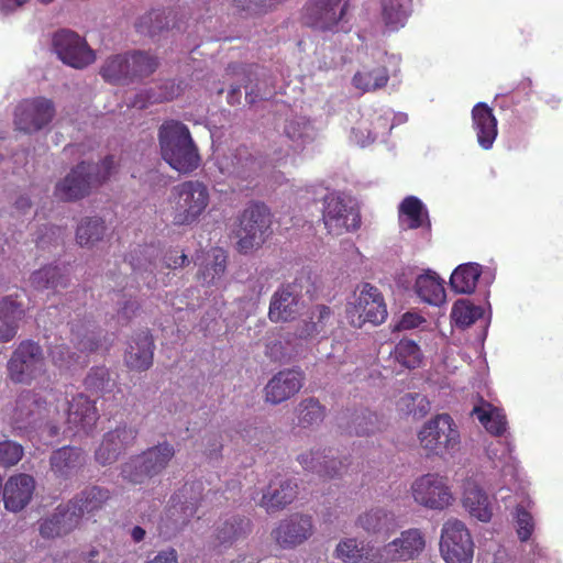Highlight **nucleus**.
Listing matches in <instances>:
<instances>
[{
  "mask_svg": "<svg viewBox=\"0 0 563 563\" xmlns=\"http://www.w3.org/2000/svg\"><path fill=\"white\" fill-rule=\"evenodd\" d=\"M162 158L168 166L183 175L194 173L201 164L199 148L189 128L178 120H166L157 133Z\"/></svg>",
  "mask_w": 563,
  "mask_h": 563,
  "instance_id": "1",
  "label": "nucleus"
},
{
  "mask_svg": "<svg viewBox=\"0 0 563 563\" xmlns=\"http://www.w3.org/2000/svg\"><path fill=\"white\" fill-rule=\"evenodd\" d=\"M115 170L114 157L106 156L99 164L80 162L59 180L54 196L62 201H77L88 196L92 188L106 183Z\"/></svg>",
  "mask_w": 563,
  "mask_h": 563,
  "instance_id": "2",
  "label": "nucleus"
},
{
  "mask_svg": "<svg viewBox=\"0 0 563 563\" xmlns=\"http://www.w3.org/2000/svg\"><path fill=\"white\" fill-rule=\"evenodd\" d=\"M210 200V190L201 180L188 179L173 186L168 197L172 223L175 227L198 223L206 213Z\"/></svg>",
  "mask_w": 563,
  "mask_h": 563,
  "instance_id": "3",
  "label": "nucleus"
},
{
  "mask_svg": "<svg viewBox=\"0 0 563 563\" xmlns=\"http://www.w3.org/2000/svg\"><path fill=\"white\" fill-rule=\"evenodd\" d=\"M236 249L247 254L260 249L272 234V213L263 202H251L239 216Z\"/></svg>",
  "mask_w": 563,
  "mask_h": 563,
  "instance_id": "4",
  "label": "nucleus"
},
{
  "mask_svg": "<svg viewBox=\"0 0 563 563\" xmlns=\"http://www.w3.org/2000/svg\"><path fill=\"white\" fill-rule=\"evenodd\" d=\"M45 371V355L40 343L22 340L7 362V376L14 384L31 385Z\"/></svg>",
  "mask_w": 563,
  "mask_h": 563,
  "instance_id": "5",
  "label": "nucleus"
},
{
  "mask_svg": "<svg viewBox=\"0 0 563 563\" xmlns=\"http://www.w3.org/2000/svg\"><path fill=\"white\" fill-rule=\"evenodd\" d=\"M322 221L329 234L341 235L361 227L360 209L350 199L330 192L323 198Z\"/></svg>",
  "mask_w": 563,
  "mask_h": 563,
  "instance_id": "6",
  "label": "nucleus"
},
{
  "mask_svg": "<svg viewBox=\"0 0 563 563\" xmlns=\"http://www.w3.org/2000/svg\"><path fill=\"white\" fill-rule=\"evenodd\" d=\"M440 552L446 563H472L474 543L466 526L457 519H449L443 525Z\"/></svg>",
  "mask_w": 563,
  "mask_h": 563,
  "instance_id": "7",
  "label": "nucleus"
},
{
  "mask_svg": "<svg viewBox=\"0 0 563 563\" xmlns=\"http://www.w3.org/2000/svg\"><path fill=\"white\" fill-rule=\"evenodd\" d=\"M346 312L350 323L355 328H361L366 322L382 324L388 316L382 291L369 283L363 284L355 302Z\"/></svg>",
  "mask_w": 563,
  "mask_h": 563,
  "instance_id": "8",
  "label": "nucleus"
},
{
  "mask_svg": "<svg viewBox=\"0 0 563 563\" xmlns=\"http://www.w3.org/2000/svg\"><path fill=\"white\" fill-rule=\"evenodd\" d=\"M420 444L434 454L442 449L453 450L460 444V432L449 413H440L423 424L419 432Z\"/></svg>",
  "mask_w": 563,
  "mask_h": 563,
  "instance_id": "9",
  "label": "nucleus"
},
{
  "mask_svg": "<svg viewBox=\"0 0 563 563\" xmlns=\"http://www.w3.org/2000/svg\"><path fill=\"white\" fill-rule=\"evenodd\" d=\"M53 48L58 58L74 68H85L96 60L86 40L70 30H59L53 36Z\"/></svg>",
  "mask_w": 563,
  "mask_h": 563,
  "instance_id": "10",
  "label": "nucleus"
},
{
  "mask_svg": "<svg viewBox=\"0 0 563 563\" xmlns=\"http://www.w3.org/2000/svg\"><path fill=\"white\" fill-rule=\"evenodd\" d=\"M54 115L55 107L52 100L44 97L25 99L15 109L14 125L16 130L31 134L51 123Z\"/></svg>",
  "mask_w": 563,
  "mask_h": 563,
  "instance_id": "11",
  "label": "nucleus"
},
{
  "mask_svg": "<svg viewBox=\"0 0 563 563\" xmlns=\"http://www.w3.org/2000/svg\"><path fill=\"white\" fill-rule=\"evenodd\" d=\"M411 489L415 501L430 509L442 510L453 500L446 483L435 474L422 475L415 481Z\"/></svg>",
  "mask_w": 563,
  "mask_h": 563,
  "instance_id": "12",
  "label": "nucleus"
},
{
  "mask_svg": "<svg viewBox=\"0 0 563 563\" xmlns=\"http://www.w3.org/2000/svg\"><path fill=\"white\" fill-rule=\"evenodd\" d=\"M80 521V510L75 506V501L68 500L38 521V532L44 539L60 538L78 528Z\"/></svg>",
  "mask_w": 563,
  "mask_h": 563,
  "instance_id": "13",
  "label": "nucleus"
},
{
  "mask_svg": "<svg viewBox=\"0 0 563 563\" xmlns=\"http://www.w3.org/2000/svg\"><path fill=\"white\" fill-rule=\"evenodd\" d=\"M300 290L296 283L282 285L272 296L268 318L273 322H289L300 313Z\"/></svg>",
  "mask_w": 563,
  "mask_h": 563,
  "instance_id": "14",
  "label": "nucleus"
},
{
  "mask_svg": "<svg viewBox=\"0 0 563 563\" xmlns=\"http://www.w3.org/2000/svg\"><path fill=\"white\" fill-rule=\"evenodd\" d=\"M347 0H313L306 5L307 23L316 29L330 30L344 16Z\"/></svg>",
  "mask_w": 563,
  "mask_h": 563,
  "instance_id": "15",
  "label": "nucleus"
},
{
  "mask_svg": "<svg viewBox=\"0 0 563 563\" xmlns=\"http://www.w3.org/2000/svg\"><path fill=\"white\" fill-rule=\"evenodd\" d=\"M424 549V539L418 529L401 532L400 537L378 550L385 562L407 561L419 555Z\"/></svg>",
  "mask_w": 563,
  "mask_h": 563,
  "instance_id": "16",
  "label": "nucleus"
},
{
  "mask_svg": "<svg viewBox=\"0 0 563 563\" xmlns=\"http://www.w3.org/2000/svg\"><path fill=\"white\" fill-rule=\"evenodd\" d=\"M99 420L96 402L88 396L78 394L68 402L67 424L74 433H89Z\"/></svg>",
  "mask_w": 563,
  "mask_h": 563,
  "instance_id": "17",
  "label": "nucleus"
},
{
  "mask_svg": "<svg viewBox=\"0 0 563 563\" xmlns=\"http://www.w3.org/2000/svg\"><path fill=\"white\" fill-rule=\"evenodd\" d=\"M154 340L150 330H141L131 335L124 353L125 365L136 372L147 371L153 365Z\"/></svg>",
  "mask_w": 563,
  "mask_h": 563,
  "instance_id": "18",
  "label": "nucleus"
},
{
  "mask_svg": "<svg viewBox=\"0 0 563 563\" xmlns=\"http://www.w3.org/2000/svg\"><path fill=\"white\" fill-rule=\"evenodd\" d=\"M35 489V482L32 476L19 474L11 476L2 489L4 507L8 511L19 512L31 501Z\"/></svg>",
  "mask_w": 563,
  "mask_h": 563,
  "instance_id": "19",
  "label": "nucleus"
},
{
  "mask_svg": "<svg viewBox=\"0 0 563 563\" xmlns=\"http://www.w3.org/2000/svg\"><path fill=\"white\" fill-rule=\"evenodd\" d=\"M137 433V429L126 424H120L108 431L96 452V457H120L125 455L133 448Z\"/></svg>",
  "mask_w": 563,
  "mask_h": 563,
  "instance_id": "20",
  "label": "nucleus"
},
{
  "mask_svg": "<svg viewBox=\"0 0 563 563\" xmlns=\"http://www.w3.org/2000/svg\"><path fill=\"white\" fill-rule=\"evenodd\" d=\"M303 376L295 369H285L275 374L265 386V398L277 405L295 396L302 387Z\"/></svg>",
  "mask_w": 563,
  "mask_h": 563,
  "instance_id": "21",
  "label": "nucleus"
},
{
  "mask_svg": "<svg viewBox=\"0 0 563 563\" xmlns=\"http://www.w3.org/2000/svg\"><path fill=\"white\" fill-rule=\"evenodd\" d=\"M313 531L309 516L295 514L280 521L275 529V539L282 547H295L306 541Z\"/></svg>",
  "mask_w": 563,
  "mask_h": 563,
  "instance_id": "22",
  "label": "nucleus"
},
{
  "mask_svg": "<svg viewBox=\"0 0 563 563\" xmlns=\"http://www.w3.org/2000/svg\"><path fill=\"white\" fill-rule=\"evenodd\" d=\"M70 325V342L82 353H92L101 346V329L91 317L73 319Z\"/></svg>",
  "mask_w": 563,
  "mask_h": 563,
  "instance_id": "23",
  "label": "nucleus"
},
{
  "mask_svg": "<svg viewBox=\"0 0 563 563\" xmlns=\"http://www.w3.org/2000/svg\"><path fill=\"white\" fill-rule=\"evenodd\" d=\"M298 494L297 483L289 478L277 477L269 482L260 506L267 512H275L291 504Z\"/></svg>",
  "mask_w": 563,
  "mask_h": 563,
  "instance_id": "24",
  "label": "nucleus"
},
{
  "mask_svg": "<svg viewBox=\"0 0 563 563\" xmlns=\"http://www.w3.org/2000/svg\"><path fill=\"white\" fill-rule=\"evenodd\" d=\"M473 129L479 146L483 150H489L497 137V119L493 113V109L485 102L476 103L472 109Z\"/></svg>",
  "mask_w": 563,
  "mask_h": 563,
  "instance_id": "25",
  "label": "nucleus"
},
{
  "mask_svg": "<svg viewBox=\"0 0 563 563\" xmlns=\"http://www.w3.org/2000/svg\"><path fill=\"white\" fill-rule=\"evenodd\" d=\"M252 532V522L244 516H230L218 522L214 529V543L229 548Z\"/></svg>",
  "mask_w": 563,
  "mask_h": 563,
  "instance_id": "26",
  "label": "nucleus"
},
{
  "mask_svg": "<svg viewBox=\"0 0 563 563\" xmlns=\"http://www.w3.org/2000/svg\"><path fill=\"white\" fill-rule=\"evenodd\" d=\"M463 505L468 512L483 522L492 518V509L488 497L479 487L478 483L470 477L463 481Z\"/></svg>",
  "mask_w": 563,
  "mask_h": 563,
  "instance_id": "27",
  "label": "nucleus"
},
{
  "mask_svg": "<svg viewBox=\"0 0 563 563\" xmlns=\"http://www.w3.org/2000/svg\"><path fill=\"white\" fill-rule=\"evenodd\" d=\"M471 416L477 418L485 430L494 435L501 437L508 427L505 411L479 397V404L474 406Z\"/></svg>",
  "mask_w": 563,
  "mask_h": 563,
  "instance_id": "28",
  "label": "nucleus"
},
{
  "mask_svg": "<svg viewBox=\"0 0 563 563\" xmlns=\"http://www.w3.org/2000/svg\"><path fill=\"white\" fill-rule=\"evenodd\" d=\"M357 525L368 534L387 536L398 527L395 515L382 507L372 508L362 514Z\"/></svg>",
  "mask_w": 563,
  "mask_h": 563,
  "instance_id": "29",
  "label": "nucleus"
},
{
  "mask_svg": "<svg viewBox=\"0 0 563 563\" xmlns=\"http://www.w3.org/2000/svg\"><path fill=\"white\" fill-rule=\"evenodd\" d=\"M399 223L405 230H415L427 225L430 228L428 210L422 201L415 197H406L399 205Z\"/></svg>",
  "mask_w": 563,
  "mask_h": 563,
  "instance_id": "30",
  "label": "nucleus"
},
{
  "mask_svg": "<svg viewBox=\"0 0 563 563\" xmlns=\"http://www.w3.org/2000/svg\"><path fill=\"white\" fill-rule=\"evenodd\" d=\"M333 311L325 305H316L311 308L309 320H305L296 329L299 339L308 340L318 334L324 333L328 325L332 323Z\"/></svg>",
  "mask_w": 563,
  "mask_h": 563,
  "instance_id": "31",
  "label": "nucleus"
},
{
  "mask_svg": "<svg viewBox=\"0 0 563 563\" xmlns=\"http://www.w3.org/2000/svg\"><path fill=\"white\" fill-rule=\"evenodd\" d=\"M415 290L418 297L433 306H440L445 301L444 280L435 273L419 275L415 283Z\"/></svg>",
  "mask_w": 563,
  "mask_h": 563,
  "instance_id": "32",
  "label": "nucleus"
},
{
  "mask_svg": "<svg viewBox=\"0 0 563 563\" xmlns=\"http://www.w3.org/2000/svg\"><path fill=\"white\" fill-rule=\"evenodd\" d=\"M30 283L36 290H57L69 285V275L57 265H46L32 273Z\"/></svg>",
  "mask_w": 563,
  "mask_h": 563,
  "instance_id": "33",
  "label": "nucleus"
},
{
  "mask_svg": "<svg viewBox=\"0 0 563 563\" xmlns=\"http://www.w3.org/2000/svg\"><path fill=\"white\" fill-rule=\"evenodd\" d=\"M166 465V460H128L121 467V475L133 484H141L158 474Z\"/></svg>",
  "mask_w": 563,
  "mask_h": 563,
  "instance_id": "34",
  "label": "nucleus"
},
{
  "mask_svg": "<svg viewBox=\"0 0 563 563\" xmlns=\"http://www.w3.org/2000/svg\"><path fill=\"white\" fill-rule=\"evenodd\" d=\"M412 0H380V16L391 31L405 26L411 13Z\"/></svg>",
  "mask_w": 563,
  "mask_h": 563,
  "instance_id": "35",
  "label": "nucleus"
},
{
  "mask_svg": "<svg viewBox=\"0 0 563 563\" xmlns=\"http://www.w3.org/2000/svg\"><path fill=\"white\" fill-rule=\"evenodd\" d=\"M481 274V265L476 263L462 264L451 274L450 286L457 294H471L475 290Z\"/></svg>",
  "mask_w": 563,
  "mask_h": 563,
  "instance_id": "36",
  "label": "nucleus"
},
{
  "mask_svg": "<svg viewBox=\"0 0 563 563\" xmlns=\"http://www.w3.org/2000/svg\"><path fill=\"white\" fill-rule=\"evenodd\" d=\"M110 499V492L100 486H90L75 495L70 501H75V506L80 510V518L84 514H93L100 510Z\"/></svg>",
  "mask_w": 563,
  "mask_h": 563,
  "instance_id": "37",
  "label": "nucleus"
},
{
  "mask_svg": "<svg viewBox=\"0 0 563 563\" xmlns=\"http://www.w3.org/2000/svg\"><path fill=\"white\" fill-rule=\"evenodd\" d=\"M388 80V69L383 65H378L357 71L352 78V84L356 89L367 92L384 88Z\"/></svg>",
  "mask_w": 563,
  "mask_h": 563,
  "instance_id": "38",
  "label": "nucleus"
},
{
  "mask_svg": "<svg viewBox=\"0 0 563 563\" xmlns=\"http://www.w3.org/2000/svg\"><path fill=\"white\" fill-rule=\"evenodd\" d=\"M209 257L211 260L199 271L198 279L202 285L214 286L225 273L228 255L224 250L217 247L211 250Z\"/></svg>",
  "mask_w": 563,
  "mask_h": 563,
  "instance_id": "39",
  "label": "nucleus"
},
{
  "mask_svg": "<svg viewBox=\"0 0 563 563\" xmlns=\"http://www.w3.org/2000/svg\"><path fill=\"white\" fill-rule=\"evenodd\" d=\"M100 75L107 82L114 85L130 81L128 54H118L107 58L100 68Z\"/></svg>",
  "mask_w": 563,
  "mask_h": 563,
  "instance_id": "40",
  "label": "nucleus"
},
{
  "mask_svg": "<svg viewBox=\"0 0 563 563\" xmlns=\"http://www.w3.org/2000/svg\"><path fill=\"white\" fill-rule=\"evenodd\" d=\"M128 57L130 81L151 76L159 65L156 56L142 51H134Z\"/></svg>",
  "mask_w": 563,
  "mask_h": 563,
  "instance_id": "41",
  "label": "nucleus"
},
{
  "mask_svg": "<svg viewBox=\"0 0 563 563\" xmlns=\"http://www.w3.org/2000/svg\"><path fill=\"white\" fill-rule=\"evenodd\" d=\"M104 232L106 225L101 218H85L77 227L76 240L80 246H92L102 240Z\"/></svg>",
  "mask_w": 563,
  "mask_h": 563,
  "instance_id": "42",
  "label": "nucleus"
},
{
  "mask_svg": "<svg viewBox=\"0 0 563 563\" xmlns=\"http://www.w3.org/2000/svg\"><path fill=\"white\" fill-rule=\"evenodd\" d=\"M484 314V309L481 306L472 303L467 299L457 300L451 311V318L455 325L465 329L476 320L481 319Z\"/></svg>",
  "mask_w": 563,
  "mask_h": 563,
  "instance_id": "43",
  "label": "nucleus"
},
{
  "mask_svg": "<svg viewBox=\"0 0 563 563\" xmlns=\"http://www.w3.org/2000/svg\"><path fill=\"white\" fill-rule=\"evenodd\" d=\"M136 31L141 34L155 36L168 27L165 10H151L143 14L135 23Z\"/></svg>",
  "mask_w": 563,
  "mask_h": 563,
  "instance_id": "44",
  "label": "nucleus"
},
{
  "mask_svg": "<svg viewBox=\"0 0 563 563\" xmlns=\"http://www.w3.org/2000/svg\"><path fill=\"white\" fill-rule=\"evenodd\" d=\"M393 355L401 366L407 368L418 367L422 360L421 350L412 340H400L396 344Z\"/></svg>",
  "mask_w": 563,
  "mask_h": 563,
  "instance_id": "45",
  "label": "nucleus"
},
{
  "mask_svg": "<svg viewBox=\"0 0 563 563\" xmlns=\"http://www.w3.org/2000/svg\"><path fill=\"white\" fill-rule=\"evenodd\" d=\"M298 424L308 428L323 421L324 407L314 398L303 399L297 409Z\"/></svg>",
  "mask_w": 563,
  "mask_h": 563,
  "instance_id": "46",
  "label": "nucleus"
},
{
  "mask_svg": "<svg viewBox=\"0 0 563 563\" xmlns=\"http://www.w3.org/2000/svg\"><path fill=\"white\" fill-rule=\"evenodd\" d=\"M203 497V483L201 481L186 483L176 495L178 503L183 505L185 511L190 516L195 514Z\"/></svg>",
  "mask_w": 563,
  "mask_h": 563,
  "instance_id": "47",
  "label": "nucleus"
},
{
  "mask_svg": "<svg viewBox=\"0 0 563 563\" xmlns=\"http://www.w3.org/2000/svg\"><path fill=\"white\" fill-rule=\"evenodd\" d=\"M311 131L312 125L306 118L290 119L284 128L285 135L297 146H303L312 140Z\"/></svg>",
  "mask_w": 563,
  "mask_h": 563,
  "instance_id": "48",
  "label": "nucleus"
},
{
  "mask_svg": "<svg viewBox=\"0 0 563 563\" xmlns=\"http://www.w3.org/2000/svg\"><path fill=\"white\" fill-rule=\"evenodd\" d=\"M113 300L115 299L119 308L117 310L118 321L122 325H126L141 309L140 302L132 295L125 294L124 290L114 291Z\"/></svg>",
  "mask_w": 563,
  "mask_h": 563,
  "instance_id": "49",
  "label": "nucleus"
},
{
  "mask_svg": "<svg viewBox=\"0 0 563 563\" xmlns=\"http://www.w3.org/2000/svg\"><path fill=\"white\" fill-rule=\"evenodd\" d=\"M252 159L249 148L241 145L231 153L230 156H225L220 162V169L227 174H240L244 169L249 162Z\"/></svg>",
  "mask_w": 563,
  "mask_h": 563,
  "instance_id": "50",
  "label": "nucleus"
},
{
  "mask_svg": "<svg viewBox=\"0 0 563 563\" xmlns=\"http://www.w3.org/2000/svg\"><path fill=\"white\" fill-rule=\"evenodd\" d=\"M24 316V305L18 299V295H9L0 299V320L19 323Z\"/></svg>",
  "mask_w": 563,
  "mask_h": 563,
  "instance_id": "51",
  "label": "nucleus"
},
{
  "mask_svg": "<svg viewBox=\"0 0 563 563\" xmlns=\"http://www.w3.org/2000/svg\"><path fill=\"white\" fill-rule=\"evenodd\" d=\"M110 373L106 366L92 367L85 378L87 389L103 393L109 390Z\"/></svg>",
  "mask_w": 563,
  "mask_h": 563,
  "instance_id": "52",
  "label": "nucleus"
},
{
  "mask_svg": "<svg viewBox=\"0 0 563 563\" xmlns=\"http://www.w3.org/2000/svg\"><path fill=\"white\" fill-rule=\"evenodd\" d=\"M378 423V417L375 412L364 411L353 419L351 432L356 435H368L379 430Z\"/></svg>",
  "mask_w": 563,
  "mask_h": 563,
  "instance_id": "53",
  "label": "nucleus"
},
{
  "mask_svg": "<svg viewBox=\"0 0 563 563\" xmlns=\"http://www.w3.org/2000/svg\"><path fill=\"white\" fill-rule=\"evenodd\" d=\"M303 467L316 470L321 477L332 478L341 471L340 460H303Z\"/></svg>",
  "mask_w": 563,
  "mask_h": 563,
  "instance_id": "54",
  "label": "nucleus"
},
{
  "mask_svg": "<svg viewBox=\"0 0 563 563\" xmlns=\"http://www.w3.org/2000/svg\"><path fill=\"white\" fill-rule=\"evenodd\" d=\"M335 556L346 563H357L363 553L355 539H347L336 545Z\"/></svg>",
  "mask_w": 563,
  "mask_h": 563,
  "instance_id": "55",
  "label": "nucleus"
},
{
  "mask_svg": "<svg viewBox=\"0 0 563 563\" xmlns=\"http://www.w3.org/2000/svg\"><path fill=\"white\" fill-rule=\"evenodd\" d=\"M516 529L521 541H527L534 529L532 516L522 506L516 508Z\"/></svg>",
  "mask_w": 563,
  "mask_h": 563,
  "instance_id": "56",
  "label": "nucleus"
},
{
  "mask_svg": "<svg viewBox=\"0 0 563 563\" xmlns=\"http://www.w3.org/2000/svg\"><path fill=\"white\" fill-rule=\"evenodd\" d=\"M49 354L53 363L59 367H69L77 361L75 353L64 343L53 346Z\"/></svg>",
  "mask_w": 563,
  "mask_h": 563,
  "instance_id": "57",
  "label": "nucleus"
},
{
  "mask_svg": "<svg viewBox=\"0 0 563 563\" xmlns=\"http://www.w3.org/2000/svg\"><path fill=\"white\" fill-rule=\"evenodd\" d=\"M186 264H188V257L183 251L169 249L164 252L161 268L176 269L184 267ZM153 265L155 268L159 267L156 263Z\"/></svg>",
  "mask_w": 563,
  "mask_h": 563,
  "instance_id": "58",
  "label": "nucleus"
},
{
  "mask_svg": "<svg viewBox=\"0 0 563 563\" xmlns=\"http://www.w3.org/2000/svg\"><path fill=\"white\" fill-rule=\"evenodd\" d=\"M161 90L162 91L158 95H148V102L156 103L173 100L179 95L180 87L179 85L175 84L174 80H167L161 87Z\"/></svg>",
  "mask_w": 563,
  "mask_h": 563,
  "instance_id": "59",
  "label": "nucleus"
},
{
  "mask_svg": "<svg viewBox=\"0 0 563 563\" xmlns=\"http://www.w3.org/2000/svg\"><path fill=\"white\" fill-rule=\"evenodd\" d=\"M52 471L62 478H69L77 474L76 460H51Z\"/></svg>",
  "mask_w": 563,
  "mask_h": 563,
  "instance_id": "60",
  "label": "nucleus"
},
{
  "mask_svg": "<svg viewBox=\"0 0 563 563\" xmlns=\"http://www.w3.org/2000/svg\"><path fill=\"white\" fill-rule=\"evenodd\" d=\"M426 319L417 312L408 311L401 316L398 322L394 325V330H411L418 328Z\"/></svg>",
  "mask_w": 563,
  "mask_h": 563,
  "instance_id": "61",
  "label": "nucleus"
},
{
  "mask_svg": "<svg viewBox=\"0 0 563 563\" xmlns=\"http://www.w3.org/2000/svg\"><path fill=\"white\" fill-rule=\"evenodd\" d=\"M24 450L15 441L5 439L0 441V457H23Z\"/></svg>",
  "mask_w": 563,
  "mask_h": 563,
  "instance_id": "62",
  "label": "nucleus"
},
{
  "mask_svg": "<svg viewBox=\"0 0 563 563\" xmlns=\"http://www.w3.org/2000/svg\"><path fill=\"white\" fill-rule=\"evenodd\" d=\"M19 330V323L0 320V342L7 343L12 341Z\"/></svg>",
  "mask_w": 563,
  "mask_h": 563,
  "instance_id": "63",
  "label": "nucleus"
},
{
  "mask_svg": "<svg viewBox=\"0 0 563 563\" xmlns=\"http://www.w3.org/2000/svg\"><path fill=\"white\" fill-rule=\"evenodd\" d=\"M174 448L168 442L164 441L163 443H158L156 446L148 449L143 455H148L147 457H173L174 456Z\"/></svg>",
  "mask_w": 563,
  "mask_h": 563,
  "instance_id": "64",
  "label": "nucleus"
}]
</instances>
